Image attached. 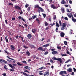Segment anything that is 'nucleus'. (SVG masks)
Wrapping results in <instances>:
<instances>
[{"mask_svg": "<svg viewBox=\"0 0 76 76\" xmlns=\"http://www.w3.org/2000/svg\"><path fill=\"white\" fill-rule=\"evenodd\" d=\"M34 8L35 9H36V8H37V9H39V10H40V11L41 12H44V9H42V8H41V7L39 6L38 5H34Z\"/></svg>", "mask_w": 76, "mask_h": 76, "instance_id": "obj_1", "label": "nucleus"}, {"mask_svg": "<svg viewBox=\"0 0 76 76\" xmlns=\"http://www.w3.org/2000/svg\"><path fill=\"white\" fill-rule=\"evenodd\" d=\"M52 59L53 60L58 61H59L60 63H63V60L61 58H57L54 57H53Z\"/></svg>", "mask_w": 76, "mask_h": 76, "instance_id": "obj_2", "label": "nucleus"}, {"mask_svg": "<svg viewBox=\"0 0 76 76\" xmlns=\"http://www.w3.org/2000/svg\"><path fill=\"white\" fill-rule=\"evenodd\" d=\"M14 7L15 9H17V10H22V8L21 7H19V6L17 5L15 6Z\"/></svg>", "mask_w": 76, "mask_h": 76, "instance_id": "obj_3", "label": "nucleus"}, {"mask_svg": "<svg viewBox=\"0 0 76 76\" xmlns=\"http://www.w3.org/2000/svg\"><path fill=\"white\" fill-rule=\"evenodd\" d=\"M38 50H39V51H45V50H46V49L44 48L40 47L38 48Z\"/></svg>", "mask_w": 76, "mask_h": 76, "instance_id": "obj_4", "label": "nucleus"}, {"mask_svg": "<svg viewBox=\"0 0 76 76\" xmlns=\"http://www.w3.org/2000/svg\"><path fill=\"white\" fill-rule=\"evenodd\" d=\"M0 62L1 63H7V62L6 61L4 60H3V59H0Z\"/></svg>", "mask_w": 76, "mask_h": 76, "instance_id": "obj_5", "label": "nucleus"}, {"mask_svg": "<svg viewBox=\"0 0 76 76\" xmlns=\"http://www.w3.org/2000/svg\"><path fill=\"white\" fill-rule=\"evenodd\" d=\"M27 37L28 39H31L32 37V34H29L27 35Z\"/></svg>", "mask_w": 76, "mask_h": 76, "instance_id": "obj_6", "label": "nucleus"}, {"mask_svg": "<svg viewBox=\"0 0 76 76\" xmlns=\"http://www.w3.org/2000/svg\"><path fill=\"white\" fill-rule=\"evenodd\" d=\"M67 15L69 18H70L71 17H72L73 15L72 13L70 12H69L67 14Z\"/></svg>", "mask_w": 76, "mask_h": 76, "instance_id": "obj_7", "label": "nucleus"}, {"mask_svg": "<svg viewBox=\"0 0 76 76\" xmlns=\"http://www.w3.org/2000/svg\"><path fill=\"white\" fill-rule=\"evenodd\" d=\"M51 7L53 9H57V7L55 6L54 4L51 5Z\"/></svg>", "mask_w": 76, "mask_h": 76, "instance_id": "obj_8", "label": "nucleus"}, {"mask_svg": "<svg viewBox=\"0 0 76 76\" xmlns=\"http://www.w3.org/2000/svg\"><path fill=\"white\" fill-rule=\"evenodd\" d=\"M43 75L44 76H48V75H50V73H49V72H46L45 73V74H43Z\"/></svg>", "mask_w": 76, "mask_h": 76, "instance_id": "obj_9", "label": "nucleus"}, {"mask_svg": "<svg viewBox=\"0 0 76 76\" xmlns=\"http://www.w3.org/2000/svg\"><path fill=\"white\" fill-rule=\"evenodd\" d=\"M64 35H65V34L64 33L61 32L60 33V36L61 37H64Z\"/></svg>", "mask_w": 76, "mask_h": 76, "instance_id": "obj_10", "label": "nucleus"}, {"mask_svg": "<svg viewBox=\"0 0 76 76\" xmlns=\"http://www.w3.org/2000/svg\"><path fill=\"white\" fill-rule=\"evenodd\" d=\"M32 32L34 34L35 33V32L37 31V29H36L34 28L32 30Z\"/></svg>", "mask_w": 76, "mask_h": 76, "instance_id": "obj_11", "label": "nucleus"}, {"mask_svg": "<svg viewBox=\"0 0 76 76\" xmlns=\"http://www.w3.org/2000/svg\"><path fill=\"white\" fill-rule=\"evenodd\" d=\"M35 21L38 22L39 25L40 24V21L38 18H37L35 20Z\"/></svg>", "mask_w": 76, "mask_h": 76, "instance_id": "obj_12", "label": "nucleus"}, {"mask_svg": "<svg viewBox=\"0 0 76 76\" xmlns=\"http://www.w3.org/2000/svg\"><path fill=\"white\" fill-rule=\"evenodd\" d=\"M26 54L28 56H29L30 55H31V53L29 52V51H27L26 53Z\"/></svg>", "mask_w": 76, "mask_h": 76, "instance_id": "obj_13", "label": "nucleus"}, {"mask_svg": "<svg viewBox=\"0 0 76 76\" xmlns=\"http://www.w3.org/2000/svg\"><path fill=\"white\" fill-rule=\"evenodd\" d=\"M45 69H46L45 67L43 66L41 68H39V70H44Z\"/></svg>", "mask_w": 76, "mask_h": 76, "instance_id": "obj_14", "label": "nucleus"}, {"mask_svg": "<svg viewBox=\"0 0 76 76\" xmlns=\"http://www.w3.org/2000/svg\"><path fill=\"white\" fill-rule=\"evenodd\" d=\"M24 68L25 69H27V70H30V69H31V68H30V67H29L28 66H25L24 67Z\"/></svg>", "mask_w": 76, "mask_h": 76, "instance_id": "obj_15", "label": "nucleus"}, {"mask_svg": "<svg viewBox=\"0 0 76 76\" xmlns=\"http://www.w3.org/2000/svg\"><path fill=\"white\" fill-rule=\"evenodd\" d=\"M10 47H11V49L12 50H15V47H14V46L13 45H11Z\"/></svg>", "mask_w": 76, "mask_h": 76, "instance_id": "obj_16", "label": "nucleus"}, {"mask_svg": "<svg viewBox=\"0 0 76 76\" xmlns=\"http://www.w3.org/2000/svg\"><path fill=\"white\" fill-rule=\"evenodd\" d=\"M65 9L64 8H61V11L63 13L65 12Z\"/></svg>", "mask_w": 76, "mask_h": 76, "instance_id": "obj_17", "label": "nucleus"}, {"mask_svg": "<svg viewBox=\"0 0 76 76\" xmlns=\"http://www.w3.org/2000/svg\"><path fill=\"white\" fill-rule=\"evenodd\" d=\"M72 69L71 68H69L67 69V71H68V72H72Z\"/></svg>", "mask_w": 76, "mask_h": 76, "instance_id": "obj_18", "label": "nucleus"}, {"mask_svg": "<svg viewBox=\"0 0 76 76\" xmlns=\"http://www.w3.org/2000/svg\"><path fill=\"white\" fill-rule=\"evenodd\" d=\"M53 54H58V52L56 51H54L52 52Z\"/></svg>", "mask_w": 76, "mask_h": 76, "instance_id": "obj_19", "label": "nucleus"}, {"mask_svg": "<svg viewBox=\"0 0 76 76\" xmlns=\"http://www.w3.org/2000/svg\"><path fill=\"white\" fill-rule=\"evenodd\" d=\"M56 26L57 27H59L60 26V25H59V24H58V23L57 22H56Z\"/></svg>", "mask_w": 76, "mask_h": 76, "instance_id": "obj_20", "label": "nucleus"}, {"mask_svg": "<svg viewBox=\"0 0 76 76\" xmlns=\"http://www.w3.org/2000/svg\"><path fill=\"white\" fill-rule=\"evenodd\" d=\"M61 4H66V2H65L64 0H63L62 2H61Z\"/></svg>", "mask_w": 76, "mask_h": 76, "instance_id": "obj_21", "label": "nucleus"}, {"mask_svg": "<svg viewBox=\"0 0 76 76\" xmlns=\"http://www.w3.org/2000/svg\"><path fill=\"white\" fill-rule=\"evenodd\" d=\"M66 54H69V55H71V53L70 52H69V51L67 50L66 52Z\"/></svg>", "mask_w": 76, "mask_h": 76, "instance_id": "obj_22", "label": "nucleus"}, {"mask_svg": "<svg viewBox=\"0 0 76 76\" xmlns=\"http://www.w3.org/2000/svg\"><path fill=\"white\" fill-rule=\"evenodd\" d=\"M19 38H21L22 41V42H23V37H21V36H20Z\"/></svg>", "mask_w": 76, "mask_h": 76, "instance_id": "obj_23", "label": "nucleus"}, {"mask_svg": "<svg viewBox=\"0 0 76 76\" xmlns=\"http://www.w3.org/2000/svg\"><path fill=\"white\" fill-rule=\"evenodd\" d=\"M21 73H23V75H25V76H28V74L25 72H21Z\"/></svg>", "mask_w": 76, "mask_h": 76, "instance_id": "obj_24", "label": "nucleus"}, {"mask_svg": "<svg viewBox=\"0 0 76 76\" xmlns=\"http://www.w3.org/2000/svg\"><path fill=\"white\" fill-rule=\"evenodd\" d=\"M45 26H48V23H47V22H45Z\"/></svg>", "mask_w": 76, "mask_h": 76, "instance_id": "obj_25", "label": "nucleus"}, {"mask_svg": "<svg viewBox=\"0 0 76 76\" xmlns=\"http://www.w3.org/2000/svg\"><path fill=\"white\" fill-rule=\"evenodd\" d=\"M65 29V28L64 27H63V26L61 28V30H64V29Z\"/></svg>", "mask_w": 76, "mask_h": 76, "instance_id": "obj_26", "label": "nucleus"}, {"mask_svg": "<svg viewBox=\"0 0 76 76\" xmlns=\"http://www.w3.org/2000/svg\"><path fill=\"white\" fill-rule=\"evenodd\" d=\"M17 64L18 65V66H22V64H21L19 62H18L17 63Z\"/></svg>", "mask_w": 76, "mask_h": 76, "instance_id": "obj_27", "label": "nucleus"}, {"mask_svg": "<svg viewBox=\"0 0 76 76\" xmlns=\"http://www.w3.org/2000/svg\"><path fill=\"white\" fill-rule=\"evenodd\" d=\"M72 20L74 22H76V19H72Z\"/></svg>", "mask_w": 76, "mask_h": 76, "instance_id": "obj_28", "label": "nucleus"}, {"mask_svg": "<svg viewBox=\"0 0 76 76\" xmlns=\"http://www.w3.org/2000/svg\"><path fill=\"white\" fill-rule=\"evenodd\" d=\"M61 55L63 56V57L67 56V55L66 54H63L61 53Z\"/></svg>", "mask_w": 76, "mask_h": 76, "instance_id": "obj_29", "label": "nucleus"}, {"mask_svg": "<svg viewBox=\"0 0 76 76\" xmlns=\"http://www.w3.org/2000/svg\"><path fill=\"white\" fill-rule=\"evenodd\" d=\"M27 10L28 12H30V7H28L27 8Z\"/></svg>", "mask_w": 76, "mask_h": 76, "instance_id": "obj_30", "label": "nucleus"}, {"mask_svg": "<svg viewBox=\"0 0 76 76\" xmlns=\"http://www.w3.org/2000/svg\"><path fill=\"white\" fill-rule=\"evenodd\" d=\"M62 72L63 74H64L65 75L67 73L66 71H62Z\"/></svg>", "mask_w": 76, "mask_h": 76, "instance_id": "obj_31", "label": "nucleus"}, {"mask_svg": "<svg viewBox=\"0 0 76 76\" xmlns=\"http://www.w3.org/2000/svg\"><path fill=\"white\" fill-rule=\"evenodd\" d=\"M58 28L57 27L56 28L55 31L56 32H58Z\"/></svg>", "mask_w": 76, "mask_h": 76, "instance_id": "obj_32", "label": "nucleus"}, {"mask_svg": "<svg viewBox=\"0 0 76 76\" xmlns=\"http://www.w3.org/2000/svg\"><path fill=\"white\" fill-rule=\"evenodd\" d=\"M7 58H8V59H10V60H14L13 59H12L11 58H10L8 56H7Z\"/></svg>", "mask_w": 76, "mask_h": 76, "instance_id": "obj_33", "label": "nucleus"}, {"mask_svg": "<svg viewBox=\"0 0 76 76\" xmlns=\"http://www.w3.org/2000/svg\"><path fill=\"white\" fill-rule=\"evenodd\" d=\"M23 48L25 49H27V48H28V47H27L25 45H24L23 46Z\"/></svg>", "mask_w": 76, "mask_h": 76, "instance_id": "obj_34", "label": "nucleus"}, {"mask_svg": "<svg viewBox=\"0 0 76 76\" xmlns=\"http://www.w3.org/2000/svg\"><path fill=\"white\" fill-rule=\"evenodd\" d=\"M24 72H26L27 73H30L28 71V70L26 69L24 70Z\"/></svg>", "mask_w": 76, "mask_h": 76, "instance_id": "obj_35", "label": "nucleus"}, {"mask_svg": "<svg viewBox=\"0 0 76 76\" xmlns=\"http://www.w3.org/2000/svg\"><path fill=\"white\" fill-rule=\"evenodd\" d=\"M18 18L19 20H20V19H22V17H21V16H19V17H18Z\"/></svg>", "mask_w": 76, "mask_h": 76, "instance_id": "obj_36", "label": "nucleus"}, {"mask_svg": "<svg viewBox=\"0 0 76 76\" xmlns=\"http://www.w3.org/2000/svg\"><path fill=\"white\" fill-rule=\"evenodd\" d=\"M42 14L43 15V16L44 18H45V17H46V15L45 14H43L42 13Z\"/></svg>", "mask_w": 76, "mask_h": 76, "instance_id": "obj_37", "label": "nucleus"}, {"mask_svg": "<svg viewBox=\"0 0 76 76\" xmlns=\"http://www.w3.org/2000/svg\"><path fill=\"white\" fill-rule=\"evenodd\" d=\"M32 18L33 19H35V18H36V15H33L32 16Z\"/></svg>", "mask_w": 76, "mask_h": 76, "instance_id": "obj_38", "label": "nucleus"}, {"mask_svg": "<svg viewBox=\"0 0 76 76\" xmlns=\"http://www.w3.org/2000/svg\"><path fill=\"white\" fill-rule=\"evenodd\" d=\"M8 65H9V66L10 67H11V68H12V66H13V65H12L10 64H8Z\"/></svg>", "mask_w": 76, "mask_h": 76, "instance_id": "obj_39", "label": "nucleus"}, {"mask_svg": "<svg viewBox=\"0 0 76 76\" xmlns=\"http://www.w3.org/2000/svg\"><path fill=\"white\" fill-rule=\"evenodd\" d=\"M64 42L65 45H67V42L66 41H64Z\"/></svg>", "mask_w": 76, "mask_h": 76, "instance_id": "obj_40", "label": "nucleus"}, {"mask_svg": "<svg viewBox=\"0 0 76 76\" xmlns=\"http://www.w3.org/2000/svg\"><path fill=\"white\" fill-rule=\"evenodd\" d=\"M48 51H46L45 52L44 54L45 55H47V54H48Z\"/></svg>", "mask_w": 76, "mask_h": 76, "instance_id": "obj_41", "label": "nucleus"}, {"mask_svg": "<svg viewBox=\"0 0 76 76\" xmlns=\"http://www.w3.org/2000/svg\"><path fill=\"white\" fill-rule=\"evenodd\" d=\"M22 63H25L26 64H27V62H26V61H22Z\"/></svg>", "mask_w": 76, "mask_h": 76, "instance_id": "obj_42", "label": "nucleus"}, {"mask_svg": "<svg viewBox=\"0 0 76 76\" xmlns=\"http://www.w3.org/2000/svg\"><path fill=\"white\" fill-rule=\"evenodd\" d=\"M57 48L58 50H61V48L59 46H57Z\"/></svg>", "mask_w": 76, "mask_h": 76, "instance_id": "obj_43", "label": "nucleus"}, {"mask_svg": "<svg viewBox=\"0 0 76 76\" xmlns=\"http://www.w3.org/2000/svg\"><path fill=\"white\" fill-rule=\"evenodd\" d=\"M29 5L28 4H26L25 6V7L26 8L27 7H28V6H29Z\"/></svg>", "mask_w": 76, "mask_h": 76, "instance_id": "obj_44", "label": "nucleus"}, {"mask_svg": "<svg viewBox=\"0 0 76 76\" xmlns=\"http://www.w3.org/2000/svg\"><path fill=\"white\" fill-rule=\"evenodd\" d=\"M19 13L20 15H22L23 14V12L22 10H21V12H19Z\"/></svg>", "mask_w": 76, "mask_h": 76, "instance_id": "obj_45", "label": "nucleus"}, {"mask_svg": "<svg viewBox=\"0 0 76 76\" xmlns=\"http://www.w3.org/2000/svg\"><path fill=\"white\" fill-rule=\"evenodd\" d=\"M63 26L64 27H66V24L65 23H63Z\"/></svg>", "mask_w": 76, "mask_h": 76, "instance_id": "obj_46", "label": "nucleus"}, {"mask_svg": "<svg viewBox=\"0 0 76 76\" xmlns=\"http://www.w3.org/2000/svg\"><path fill=\"white\" fill-rule=\"evenodd\" d=\"M9 5H10V6H13V4H12L11 3H9L8 4Z\"/></svg>", "mask_w": 76, "mask_h": 76, "instance_id": "obj_47", "label": "nucleus"}, {"mask_svg": "<svg viewBox=\"0 0 76 76\" xmlns=\"http://www.w3.org/2000/svg\"><path fill=\"white\" fill-rule=\"evenodd\" d=\"M64 19L66 20H68V18L67 17H66L64 18Z\"/></svg>", "mask_w": 76, "mask_h": 76, "instance_id": "obj_48", "label": "nucleus"}, {"mask_svg": "<svg viewBox=\"0 0 76 76\" xmlns=\"http://www.w3.org/2000/svg\"><path fill=\"white\" fill-rule=\"evenodd\" d=\"M73 69L74 70V72H76V69L75 68H73Z\"/></svg>", "mask_w": 76, "mask_h": 76, "instance_id": "obj_49", "label": "nucleus"}, {"mask_svg": "<svg viewBox=\"0 0 76 76\" xmlns=\"http://www.w3.org/2000/svg\"><path fill=\"white\" fill-rule=\"evenodd\" d=\"M2 75L4 76H6V74L5 73H3V74H2Z\"/></svg>", "mask_w": 76, "mask_h": 76, "instance_id": "obj_50", "label": "nucleus"}, {"mask_svg": "<svg viewBox=\"0 0 76 76\" xmlns=\"http://www.w3.org/2000/svg\"><path fill=\"white\" fill-rule=\"evenodd\" d=\"M59 24H60L61 26V21H59Z\"/></svg>", "mask_w": 76, "mask_h": 76, "instance_id": "obj_51", "label": "nucleus"}, {"mask_svg": "<svg viewBox=\"0 0 76 76\" xmlns=\"http://www.w3.org/2000/svg\"><path fill=\"white\" fill-rule=\"evenodd\" d=\"M5 41L6 42H9V40H8V39H5Z\"/></svg>", "mask_w": 76, "mask_h": 76, "instance_id": "obj_52", "label": "nucleus"}, {"mask_svg": "<svg viewBox=\"0 0 76 76\" xmlns=\"http://www.w3.org/2000/svg\"><path fill=\"white\" fill-rule=\"evenodd\" d=\"M21 20H23V21L24 22H25V20L24 19H23V18H22Z\"/></svg>", "mask_w": 76, "mask_h": 76, "instance_id": "obj_53", "label": "nucleus"}, {"mask_svg": "<svg viewBox=\"0 0 76 76\" xmlns=\"http://www.w3.org/2000/svg\"><path fill=\"white\" fill-rule=\"evenodd\" d=\"M59 74H60V75H63V71H61L59 73Z\"/></svg>", "mask_w": 76, "mask_h": 76, "instance_id": "obj_54", "label": "nucleus"}, {"mask_svg": "<svg viewBox=\"0 0 76 76\" xmlns=\"http://www.w3.org/2000/svg\"><path fill=\"white\" fill-rule=\"evenodd\" d=\"M10 71H11V72H14V71H15V70H14V69H10Z\"/></svg>", "mask_w": 76, "mask_h": 76, "instance_id": "obj_55", "label": "nucleus"}, {"mask_svg": "<svg viewBox=\"0 0 76 76\" xmlns=\"http://www.w3.org/2000/svg\"><path fill=\"white\" fill-rule=\"evenodd\" d=\"M8 32L9 35H12V33H11L10 31H9Z\"/></svg>", "mask_w": 76, "mask_h": 76, "instance_id": "obj_56", "label": "nucleus"}, {"mask_svg": "<svg viewBox=\"0 0 76 76\" xmlns=\"http://www.w3.org/2000/svg\"><path fill=\"white\" fill-rule=\"evenodd\" d=\"M39 74L40 75H42V76H43V73H42L41 72H39Z\"/></svg>", "mask_w": 76, "mask_h": 76, "instance_id": "obj_57", "label": "nucleus"}, {"mask_svg": "<svg viewBox=\"0 0 76 76\" xmlns=\"http://www.w3.org/2000/svg\"><path fill=\"white\" fill-rule=\"evenodd\" d=\"M71 66L72 65L70 64L67 65V67H70V66Z\"/></svg>", "mask_w": 76, "mask_h": 76, "instance_id": "obj_58", "label": "nucleus"}, {"mask_svg": "<svg viewBox=\"0 0 76 76\" xmlns=\"http://www.w3.org/2000/svg\"><path fill=\"white\" fill-rule=\"evenodd\" d=\"M13 66H15V67H16V64H13Z\"/></svg>", "mask_w": 76, "mask_h": 76, "instance_id": "obj_59", "label": "nucleus"}, {"mask_svg": "<svg viewBox=\"0 0 76 76\" xmlns=\"http://www.w3.org/2000/svg\"><path fill=\"white\" fill-rule=\"evenodd\" d=\"M46 47H48L50 45V43L46 44Z\"/></svg>", "mask_w": 76, "mask_h": 76, "instance_id": "obj_60", "label": "nucleus"}, {"mask_svg": "<svg viewBox=\"0 0 76 76\" xmlns=\"http://www.w3.org/2000/svg\"><path fill=\"white\" fill-rule=\"evenodd\" d=\"M15 38L16 39H18L19 38V35H18L16 36H15Z\"/></svg>", "mask_w": 76, "mask_h": 76, "instance_id": "obj_61", "label": "nucleus"}, {"mask_svg": "<svg viewBox=\"0 0 76 76\" xmlns=\"http://www.w3.org/2000/svg\"><path fill=\"white\" fill-rule=\"evenodd\" d=\"M24 25L25 26V27H27L28 26V25L26 24H24Z\"/></svg>", "mask_w": 76, "mask_h": 76, "instance_id": "obj_62", "label": "nucleus"}, {"mask_svg": "<svg viewBox=\"0 0 76 76\" xmlns=\"http://www.w3.org/2000/svg\"><path fill=\"white\" fill-rule=\"evenodd\" d=\"M4 69H7V66H6V65L5 66H4Z\"/></svg>", "mask_w": 76, "mask_h": 76, "instance_id": "obj_63", "label": "nucleus"}, {"mask_svg": "<svg viewBox=\"0 0 76 76\" xmlns=\"http://www.w3.org/2000/svg\"><path fill=\"white\" fill-rule=\"evenodd\" d=\"M11 68L12 69H15V66H12Z\"/></svg>", "mask_w": 76, "mask_h": 76, "instance_id": "obj_64", "label": "nucleus"}]
</instances>
